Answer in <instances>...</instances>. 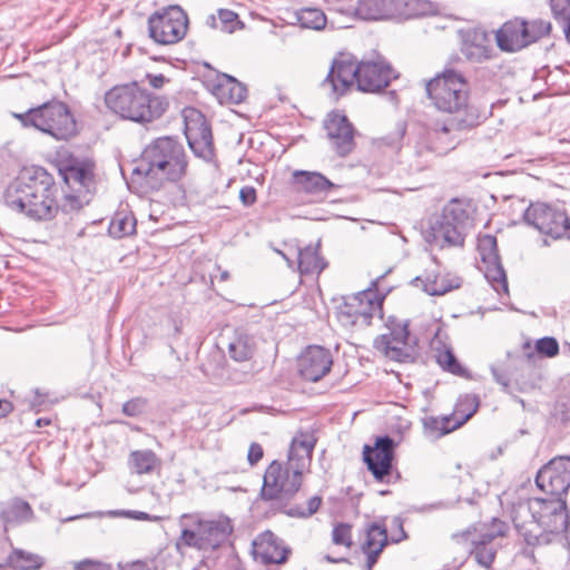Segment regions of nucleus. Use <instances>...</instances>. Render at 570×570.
Here are the masks:
<instances>
[{
    "mask_svg": "<svg viewBox=\"0 0 570 570\" xmlns=\"http://www.w3.org/2000/svg\"><path fill=\"white\" fill-rule=\"evenodd\" d=\"M59 187L43 167L24 169L4 193L6 205L28 218L51 220L58 214Z\"/></svg>",
    "mask_w": 570,
    "mask_h": 570,
    "instance_id": "f257e3e1",
    "label": "nucleus"
},
{
    "mask_svg": "<svg viewBox=\"0 0 570 570\" xmlns=\"http://www.w3.org/2000/svg\"><path fill=\"white\" fill-rule=\"evenodd\" d=\"M303 482V471L293 462L272 461L265 470L259 498L272 502V508L291 518H308L321 507L322 498L314 495L308 499L307 508L289 507V501L299 491Z\"/></svg>",
    "mask_w": 570,
    "mask_h": 570,
    "instance_id": "f03ea898",
    "label": "nucleus"
},
{
    "mask_svg": "<svg viewBox=\"0 0 570 570\" xmlns=\"http://www.w3.org/2000/svg\"><path fill=\"white\" fill-rule=\"evenodd\" d=\"M568 511L563 497L530 498L513 507L512 522L524 541L533 546L543 533H563Z\"/></svg>",
    "mask_w": 570,
    "mask_h": 570,
    "instance_id": "7ed1b4c3",
    "label": "nucleus"
},
{
    "mask_svg": "<svg viewBox=\"0 0 570 570\" xmlns=\"http://www.w3.org/2000/svg\"><path fill=\"white\" fill-rule=\"evenodd\" d=\"M479 124V115L466 111L463 117L438 121L430 129H421L412 147L414 159L410 163V167L415 171L424 170L434 158L444 156L456 147L460 139L455 131L470 129Z\"/></svg>",
    "mask_w": 570,
    "mask_h": 570,
    "instance_id": "20e7f679",
    "label": "nucleus"
},
{
    "mask_svg": "<svg viewBox=\"0 0 570 570\" xmlns=\"http://www.w3.org/2000/svg\"><path fill=\"white\" fill-rule=\"evenodd\" d=\"M187 155L184 146L175 137L164 136L154 139L142 151L139 164L132 175L146 180L171 183L180 180L187 173Z\"/></svg>",
    "mask_w": 570,
    "mask_h": 570,
    "instance_id": "39448f33",
    "label": "nucleus"
},
{
    "mask_svg": "<svg viewBox=\"0 0 570 570\" xmlns=\"http://www.w3.org/2000/svg\"><path fill=\"white\" fill-rule=\"evenodd\" d=\"M105 102L114 114L138 124L151 122L160 118L169 106L165 97L153 95L140 88L136 81L115 86L108 90Z\"/></svg>",
    "mask_w": 570,
    "mask_h": 570,
    "instance_id": "423d86ee",
    "label": "nucleus"
},
{
    "mask_svg": "<svg viewBox=\"0 0 570 570\" xmlns=\"http://www.w3.org/2000/svg\"><path fill=\"white\" fill-rule=\"evenodd\" d=\"M180 535L176 549L193 548L203 552H213L227 541L233 532L229 518L203 519L195 514L184 513L179 518Z\"/></svg>",
    "mask_w": 570,
    "mask_h": 570,
    "instance_id": "0eeeda50",
    "label": "nucleus"
},
{
    "mask_svg": "<svg viewBox=\"0 0 570 570\" xmlns=\"http://www.w3.org/2000/svg\"><path fill=\"white\" fill-rule=\"evenodd\" d=\"M425 91L433 106L442 112L455 114L456 117L465 116L466 111L476 112L468 105V80L454 69H445L426 81Z\"/></svg>",
    "mask_w": 570,
    "mask_h": 570,
    "instance_id": "6e6552de",
    "label": "nucleus"
},
{
    "mask_svg": "<svg viewBox=\"0 0 570 570\" xmlns=\"http://www.w3.org/2000/svg\"><path fill=\"white\" fill-rule=\"evenodd\" d=\"M68 191L58 202V213H78L89 204L95 191L94 165L89 160L72 158L59 169Z\"/></svg>",
    "mask_w": 570,
    "mask_h": 570,
    "instance_id": "1a4fd4ad",
    "label": "nucleus"
},
{
    "mask_svg": "<svg viewBox=\"0 0 570 570\" xmlns=\"http://www.w3.org/2000/svg\"><path fill=\"white\" fill-rule=\"evenodd\" d=\"M469 213L463 202L453 198L442 210L441 216L431 225L426 242L440 249L445 247H462Z\"/></svg>",
    "mask_w": 570,
    "mask_h": 570,
    "instance_id": "9d476101",
    "label": "nucleus"
},
{
    "mask_svg": "<svg viewBox=\"0 0 570 570\" xmlns=\"http://www.w3.org/2000/svg\"><path fill=\"white\" fill-rule=\"evenodd\" d=\"M551 31L550 21L527 20L515 17L505 21L494 35L497 47L507 53H515L538 42Z\"/></svg>",
    "mask_w": 570,
    "mask_h": 570,
    "instance_id": "9b49d317",
    "label": "nucleus"
},
{
    "mask_svg": "<svg viewBox=\"0 0 570 570\" xmlns=\"http://www.w3.org/2000/svg\"><path fill=\"white\" fill-rule=\"evenodd\" d=\"M36 129L58 141H68L78 134V125L70 108L57 99L37 106Z\"/></svg>",
    "mask_w": 570,
    "mask_h": 570,
    "instance_id": "f8f14e48",
    "label": "nucleus"
},
{
    "mask_svg": "<svg viewBox=\"0 0 570 570\" xmlns=\"http://www.w3.org/2000/svg\"><path fill=\"white\" fill-rule=\"evenodd\" d=\"M527 225L534 227L541 234L554 239L566 237L570 239V218L560 205L547 203H531L523 213Z\"/></svg>",
    "mask_w": 570,
    "mask_h": 570,
    "instance_id": "ddd939ff",
    "label": "nucleus"
},
{
    "mask_svg": "<svg viewBox=\"0 0 570 570\" xmlns=\"http://www.w3.org/2000/svg\"><path fill=\"white\" fill-rule=\"evenodd\" d=\"M188 29V17L174 4L154 12L148 18L149 37L159 45H174L183 40Z\"/></svg>",
    "mask_w": 570,
    "mask_h": 570,
    "instance_id": "4468645a",
    "label": "nucleus"
},
{
    "mask_svg": "<svg viewBox=\"0 0 570 570\" xmlns=\"http://www.w3.org/2000/svg\"><path fill=\"white\" fill-rule=\"evenodd\" d=\"M185 136L193 154L206 163L215 157L212 128L205 116L191 108L184 111Z\"/></svg>",
    "mask_w": 570,
    "mask_h": 570,
    "instance_id": "2eb2a0df",
    "label": "nucleus"
},
{
    "mask_svg": "<svg viewBox=\"0 0 570 570\" xmlns=\"http://www.w3.org/2000/svg\"><path fill=\"white\" fill-rule=\"evenodd\" d=\"M476 250L481 264L479 268L484 277L497 293L508 294V279L498 252L497 238L493 235L485 234L478 237Z\"/></svg>",
    "mask_w": 570,
    "mask_h": 570,
    "instance_id": "dca6fc26",
    "label": "nucleus"
},
{
    "mask_svg": "<svg viewBox=\"0 0 570 570\" xmlns=\"http://www.w3.org/2000/svg\"><path fill=\"white\" fill-rule=\"evenodd\" d=\"M387 333L374 340V348L391 361L405 363L412 360V348L409 345V324L391 322Z\"/></svg>",
    "mask_w": 570,
    "mask_h": 570,
    "instance_id": "f3484780",
    "label": "nucleus"
},
{
    "mask_svg": "<svg viewBox=\"0 0 570 570\" xmlns=\"http://www.w3.org/2000/svg\"><path fill=\"white\" fill-rule=\"evenodd\" d=\"M396 446L387 434L377 436L373 446L364 445L363 460L375 480L384 482L391 476Z\"/></svg>",
    "mask_w": 570,
    "mask_h": 570,
    "instance_id": "a211bd4d",
    "label": "nucleus"
},
{
    "mask_svg": "<svg viewBox=\"0 0 570 570\" xmlns=\"http://www.w3.org/2000/svg\"><path fill=\"white\" fill-rule=\"evenodd\" d=\"M535 483L547 495H566L570 489V456L551 459L538 471Z\"/></svg>",
    "mask_w": 570,
    "mask_h": 570,
    "instance_id": "6ab92c4d",
    "label": "nucleus"
},
{
    "mask_svg": "<svg viewBox=\"0 0 570 570\" xmlns=\"http://www.w3.org/2000/svg\"><path fill=\"white\" fill-rule=\"evenodd\" d=\"M360 61L353 57L340 53L332 60L326 78L323 80V87H331L330 96L337 100L354 85H357Z\"/></svg>",
    "mask_w": 570,
    "mask_h": 570,
    "instance_id": "aec40b11",
    "label": "nucleus"
},
{
    "mask_svg": "<svg viewBox=\"0 0 570 570\" xmlns=\"http://www.w3.org/2000/svg\"><path fill=\"white\" fill-rule=\"evenodd\" d=\"M399 73L382 58L361 60L357 78V90L368 94L383 91Z\"/></svg>",
    "mask_w": 570,
    "mask_h": 570,
    "instance_id": "412c9836",
    "label": "nucleus"
},
{
    "mask_svg": "<svg viewBox=\"0 0 570 570\" xmlns=\"http://www.w3.org/2000/svg\"><path fill=\"white\" fill-rule=\"evenodd\" d=\"M325 130L337 156L346 157L355 148L354 127L348 118L340 112H331L325 120Z\"/></svg>",
    "mask_w": 570,
    "mask_h": 570,
    "instance_id": "4be33fe9",
    "label": "nucleus"
},
{
    "mask_svg": "<svg viewBox=\"0 0 570 570\" xmlns=\"http://www.w3.org/2000/svg\"><path fill=\"white\" fill-rule=\"evenodd\" d=\"M301 376L309 382L323 379L333 365L331 351L318 345L307 346L297 361Z\"/></svg>",
    "mask_w": 570,
    "mask_h": 570,
    "instance_id": "5701e85b",
    "label": "nucleus"
},
{
    "mask_svg": "<svg viewBox=\"0 0 570 570\" xmlns=\"http://www.w3.org/2000/svg\"><path fill=\"white\" fill-rule=\"evenodd\" d=\"M460 51L471 63H483L495 57L489 35L481 29H469L462 33Z\"/></svg>",
    "mask_w": 570,
    "mask_h": 570,
    "instance_id": "b1692460",
    "label": "nucleus"
},
{
    "mask_svg": "<svg viewBox=\"0 0 570 570\" xmlns=\"http://www.w3.org/2000/svg\"><path fill=\"white\" fill-rule=\"evenodd\" d=\"M291 550L272 531H265L253 542V556L263 564H282L288 559Z\"/></svg>",
    "mask_w": 570,
    "mask_h": 570,
    "instance_id": "393cba45",
    "label": "nucleus"
},
{
    "mask_svg": "<svg viewBox=\"0 0 570 570\" xmlns=\"http://www.w3.org/2000/svg\"><path fill=\"white\" fill-rule=\"evenodd\" d=\"M293 183L297 191L314 198H324L335 187L323 174L308 170H295L293 173Z\"/></svg>",
    "mask_w": 570,
    "mask_h": 570,
    "instance_id": "a878e982",
    "label": "nucleus"
},
{
    "mask_svg": "<svg viewBox=\"0 0 570 570\" xmlns=\"http://www.w3.org/2000/svg\"><path fill=\"white\" fill-rule=\"evenodd\" d=\"M32 518L31 505L21 498H13L0 504V520L6 529L29 522Z\"/></svg>",
    "mask_w": 570,
    "mask_h": 570,
    "instance_id": "bb28decb",
    "label": "nucleus"
},
{
    "mask_svg": "<svg viewBox=\"0 0 570 570\" xmlns=\"http://www.w3.org/2000/svg\"><path fill=\"white\" fill-rule=\"evenodd\" d=\"M387 531L384 525L371 523L365 531V540L361 544V551L368 559V566L374 567L380 554L387 544Z\"/></svg>",
    "mask_w": 570,
    "mask_h": 570,
    "instance_id": "cd10ccee",
    "label": "nucleus"
},
{
    "mask_svg": "<svg viewBox=\"0 0 570 570\" xmlns=\"http://www.w3.org/2000/svg\"><path fill=\"white\" fill-rule=\"evenodd\" d=\"M321 243L317 242L315 246L308 245L304 248L295 246L293 254L297 257V269L303 275H318L327 266L326 261L320 255Z\"/></svg>",
    "mask_w": 570,
    "mask_h": 570,
    "instance_id": "c85d7f7f",
    "label": "nucleus"
},
{
    "mask_svg": "<svg viewBox=\"0 0 570 570\" xmlns=\"http://www.w3.org/2000/svg\"><path fill=\"white\" fill-rule=\"evenodd\" d=\"M411 284L414 286H422V289L431 296L444 295L448 292L460 287L459 278L441 274L416 276L411 281Z\"/></svg>",
    "mask_w": 570,
    "mask_h": 570,
    "instance_id": "c756f323",
    "label": "nucleus"
},
{
    "mask_svg": "<svg viewBox=\"0 0 570 570\" xmlns=\"http://www.w3.org/2000/svg\"><path fill=\"white\" fill-rule=\"evenodd\" d=\"M315 442L314 436L308 433H301L298 436L293 438L288 449L287 461L293 462L294 465L304 472L312 460Z\"/></svg>",
    "mask_w": 570,
    "mask_h": 570,
    "instance_id": "7c9ffc66",
    "label": "nucleus"
},
{
    "mask_svg": "<svg viewBox=\"0 0 570 570\" xmlns=\"http://www.w3.org/2000/svg\"><path fill=\"white\" fill-rule=\"evenodd\" d=\"M257 348L256 338L245 332H235L230 338L227 352L229 357L238 363L252 360Z\"/></svg>",
    "mask_w": 570,
    "mask_h": 570,
    "instance_id": "2f4dec72",
    "label": "nucleus"
},
{
    "mask_svg": "<svg viewBox=\"0 0 570 570\" xmlns=\"http://www.w3.org/2000/svg\"><path fill=\"white\" fill-rule=\"evenodd\" d=\"M355 14L362 20H384L393 14V0H358Z\"/></svg>",
    "mask_w": 570,
    "mask_h": 570,
    "instance_id": "473e14b6",
    "label": "nucleus"
},
{
    "mask_svg": "<svg viewBox=\"0 0 570 570\" xmlns=\"http://www.w3.org/2000/svg\"><path fill=\"white\" fill-rule=\"evenodd\" d=\"M161 460L151 450H136L129 454L128 466L131 473L151 474L160 469Z\"/></svg>",
    "mask_w": 570,
    "mask_h": 570,
    "instance_id": "72a5a7b5",
    "label": "nucleus"
},
{
    "mask_svg": "<svg viewBox=\"0 0 570 570\" xmlns=\"http://www.w3.org/2000/svg\"><path fill=\"white\" fill-rule=\"evenodd\" d=\"M479 406L480 397L476 394L461 395L454 405L452 414L449 415L453 422V428H461L476 413Z\"/></svg>",
    "mask_w": 570,
    "mask_h": 570,
    "instance_id": "f704fd0d",
    "label": "nucleus"
},
{
    "mask_svg": "<svg viewBox=\"0 0 570 570\" xmlns=\"http://www.w3.org/2000/svg\"><path fill=\"white\" fill-rule=\"evenodd\" d=\"M216 90L226 96L229 102L240 104L247 96V89L244 83L239 82L233 76L223 73L219 78V82Z\"/></svg>",
    "mask_w": 570,
    "mask_h": 570,
    "instance_id": "c9c22d12",
    "label": "nucleus"
},
{
    "mask_svg": "<svg viewBox=\"0 0 570 570\" xmlns=\"http://www.w3.org/2000/svg\"><path fill=\"white\" fill-rule=\"evenodd\" d=\"M8 564L17 570H39L45 564V559L36 553L14 549L7 559Z\"/></svg>",
    "mask_w": 570,
    "mask_h": 570,
    "instance_id": "e433bc0d",
    "label": "nucleus"
},
{
    "mask_svg": "<svg viewBox=\"0 0 570 570\" xmlns=\"http://www.w3.org/2000/svg\"><path fill=\"white\" fill-rule=\"evenodd\" d=\"M136 218L131 213L117 212L111 218L108 233L114 238H122L136 232Z\"/></svg>",
    "mask_w": 570,
    "mask_h": 570,
    "instance_id": "4c0bfd02",
    "label": "nucleus"
},
{
    "mask_svg": "<svg viewBox=\"0 0 570 570\" xmlns=\"http://www.w3.org/2000/svg\"><path fill=\"white\" fill-rule=\"evenodd\" d=\"M336 314L338 320L344 325H355L358 322L370 324L372 320L371 313L367 309H355L353 304L350 303V298L345 297L344 302L336 307Z\"/></svg>",
    "mask_w": 570,
    "mask_h": 570,
    "instance_id": "58836bf2",
    "label": "nucleus"
},
{
    "mask_svg": "<svg viewBox=\"0 0 570 570\" xmlns=\"http://www.w3.org/2000/svg\"><path fill=\"white\" fill-rule=\"evenodd\" d=\"M424 434L430 439H439L454 430L453 422L449 415L436 417L426 416L422 420Z\"/></svg>",
    "mask_w": 570,
    "mask_h": 570,
    "instance_id": "ea45409f",
    "label": "nucleus"
},
{
    "mask_svg": "<svg viewBox=\"0 0 570 570\" xmlns=\"http://www.w3.org/2000/svg\"><path fill=\"white\" fill-rule=\"evenodd\" d=\"M379 278L373 281L371 283V287L360 291L353 295L346 296L350 298V302H357L361 303V305L365 306V304L368 307V313L373 316L376 311L382 309V304L384 296H380L377 292L374 289L377 286Z\"/></svg>",
    "mask_w": 570,
    "mask_h": 570,
    "instance_id": "a19ab883",
    "label": "nucleus"
},
{
    "mask_svg": "<svg viewBox=\"0 0 570 570\" xmlns=\"http://www.w3.org/2000/svg\"><path fill=\"white\" fill-rule=\"evenodd\" d=\"M104 514H106L108 517H112V518L124 517V518H129V519L139 520V521H148V520L153 519V517L150 514H148L147 512H144V511H136V510H110V511H108L106 513H102V512H87V513L70 515V517L60 519V522L61 523H67V522H71V521H75V520L94 518V517H97V515L101 517Z\"/></svg>",
    "mask_w": 570,
    "mask_h": 570,
    "instance_id": "79ce46f5",
    "label": "nucleus"
},
{
    "mask_svg": "<svg viewBox=\"0 0 570 570\" xmlns=\"http://www.w3.org/2000/svg\"><path fill=\"white\" fill-rule=\"evenodd\" d=\"M301 27L321 30L326 26V16L318 8H302L296 13Z\"/></svg>",
    "mask_w": 570,
    "mask_h": 570,
    "instance_id": "37998d69",
    "label": "nucleus"
},
{
    "mask_svg": "<svg viewBox=\"0 0 570 570\" xmlns=\"http://www.w3.org/2000/svg\"><path fill=\"white\" fill-rule=\"evenodd\" d=\"M552 16L570 43V0H550Z\"/></svg>",
    "mask_w": 570,
    "mask_h": 570,
    "instance_id": "c03bdc74",
    "label": "nucleus"
},
{
    "mask_svg": "<svg viewBox=\"0 0 570 570\" xmlns=\"http://www.w3.org/2000/svg\"><path fill=\"white\" fill-rule=\"evenodd\" d=\"M438 364L446 372L456 376L466 377L468 370L460 364L451 348L440 352L436 356Z\"/></svg>",
    "mask_w": 570,
    "mask_h": 570,
    "instance_id": "a18cd8bd",
    "label": "nucleus"
},
{
    "mask_svg": "<svg viewBox=\"0 0 570 570\" xmlns=\"http://www.w3.org/2000/svg\"><path fill=\"white\" fill-rule=\"evenodd\" d=\"M470 552L475 561L484 568H490L495 557L493 546L484 544V542H470Z\"/></svg>",
    "mask_w": 570,
    "mask_h": 570,
    "instance_id": "49530a36",
    "label": "nucleus"
},
{
    "mask_svg": "<svg viewBox=\"0 0 570 570\" xmlns=\"http://www.w3.org/2000/svg\"><path fill=\"white\" fill-rule=\"evenodd\" d=\"M219 30L224 32H234L242 24L238 14L229 9L218 10Z\"/></svg>",
    "mask_w": 570,
    "mask_h": 570,
    "instance_id": "de8ad7c7",
    "label": "nucleus"
},
{
    "mask_svg": "<svg viewBox=\"0 0 570 570\" xmlns=\"http://www.w3.org/2000/svg\"><path fill=\"white\" fill-rule=\"evenodd\" d=\"M352 527L348 523H337L332 531V540L337 546L352 547Z\"/></svg>",
    "mask_w": 570,
    "mask_h": 570,
    "instance_id": "09e8293b",
    "label": "nucleus"
},
{
    "mask_svg": "<svg viewBox=\"0 0 570 570\" xmlns=\"http://www.w3.org/2000/svg\"><path fill=\"white\" fill-rule=\"evenodd\" d=\"M535 350L539 354L547 357H554L559 354V343L552 336H544L535 342Z\"/></svg>",
    "mask_w": 570,
    "mask_h": 570,
    "instance_id": "8fccbe9b",
    "label": "nucleus"
},
{
    "mask_svg": "<svg viewBox=\"0 0 570 570\" xmlns=\"http://www.w3.org/2000/svg\"><path fill=\"white\" fill-rule=\"evenodd\" d=\"M147 404L148 401L145 397H132L122 404V413L129 417L138 416L145 412Z\"/></svg>",
    "mask_w": 570,
    "mask_h": 570,
    "instance_id": "3c124183",
    "label": "nucleus"
},
{
    "mask_svg": "<svg viewBox=\"0 0 570 570\" xmlns=\"http://www.w3.org/2000/svg\"><path fill=\"white\" fill-rule=\"evenodd\" d=\"M453 537L460 538L464 542H484V544H489V546H492L491 543L494 539V534H492V533L485 532V533H480L478 537H475V534H473L470 530H466L462 533L454 534Z\"/></svg>",
    "mask_w": 570,
    "mask_h": 570,
    "instance_id": "603ef678",
    "label": "nucleus"
},
{
    "mask_svg": "<svg viewBox=\"0 0 570 570\" xmlns=\"http://www.w3.org/2000/svg\"><path fill=\"white\" fill-rule=\"evenodd\" d=\"M12 116L18 119L23 128L32 127L36 129L37 107L29 108L24 112H13Z\"/></svg>",
    "mask_w": 570,
    "mask_h": 570,
    "instance_id": "864d4df0",
    "label": "nucleus"
},
{
    "mask_svg": "<svg viewBox=\"0 0 570 570\" xmlns=\"http://www.w3.org/2000/svg\"><path fill=\"white\" fill-rule=\"evenodd\" d=\"M75 570H110V566L100 561H94L90 559L81 560L75 563Z\"/></svg>",
    "mask_w": 570,
    "mask_h": 570,
    "instance_id": "5fc2aeb1",
    "label": "nucleus"
},
{
    "mask_svg": "<svg viewBox=\"0 0 570 570\" xmlns=\"http://www.w3.org/2000/svg\"><path fill=\"white\" fill-rule=\"evenodd\" d=\"M406 127L405 121H399L396 124L395 131L385 138L386 144L390 146H397V144L405 137Z\"/></svg>",
    "mask_w": 570,
    "mask_h": 570,
    "instance_id": "6e6d98bb",
    "label": "nucleus"
},
{
    "mask_svg": "<svg viewBox=\"0 0 570 570\" xmlns=\"http://www.w3.org/2000/svg\"><path fill=\"white\" fill-rule=\"evenodd\" d=\"M257 194L253 186H244L239 190V200L245 207H249L256 203Z\"/></svg>",
    "mask_w": 570,
    "mask_h": 570,
    "instance_id": "4d7b16f0",
    "label": "nucleus"
},
{
    "mask_svg": "<svg viewBox=\"0 0 570 570\" xmlns=\"http://www.w3.org/2000/svg\"><path fill=\"white\" fill-rule=\"evenodd\" d=\"M392 527L396 529V532L392 534L391 541L393 543H399L407 538L406 532L403 528V520L401 517H394L392 519Z\"/></svg>",
    "mask_w": 570,
    "mask_h": 570,
    "instance_id": "13d9d810",
    "label": "nucleus"
},
{
    "mask_svg": "<svg viewBox=\"0 0 570 570\" xmlns=\"http://www.w3.org/2000/svg\"><path fill=\"white\" fill-rule=\"evenodd\" d=\"M264 455V451L261 444L253 442L249 445L248 453H247V460L248 463L253 466L256 463H258Z\"/></svg>",
    "mask_w": 570,
    "mask_h": 570,
    "instance_id": "bf43d9fd",
    "label": "nucleus"
},
{
    "mask_svg": "<svg viewBox=\"0 0 570 570\" xmlns=\"http://www.w3.org/2000/svg\"><path fill=\"white\" fill-rule=\"evenodd\" d=\"M146 78L148 79L149 85L155 89L161 88L164 86V83L167 81L165 76L161 73H158V75L147 73Z\"/></svg>",
    "mask_w": 570,
    "mask_h": 570,
    "instance_id": "052dcab7",
    "label": "nucleus"
},
{
    "mask_svg": "<svg viewBox=\"0 0 570 570\" xmlns=\"http://www.w3.org/2000/svg\"><path fill=\"white\" fill-rule=\"evenodd\" d=\"M491 373L497 383H499L503 387L509 386V379L503 372H501L494 366H491Z\"/></svg>",
    "mask_w": 570,
    "mask_h": 570,
    "instance_id": "680f3d73",
    "label": "nucleus"
},
{
    "mask_svg": "<svg viewBox=\"0 0 570 570\" xmlns=\"http://www.w3.org/2000/svg\"><path fill=\"white\" fill-rule=\"evenodd\" d=\"M294 248H295V246L289 245V253H286V252H283V250L276 249V248L274 249L277 254H279L283 257L284 261H286L287 266L292 269L294 268V265H295V262L292 257L296 256V254H293Z\"/></svg>",
    "mask_w": 570,
    "mask_h": 570,
    "instance_id": "e2e57ef3",
    "label": "nucleus"
},
{
    "mask_svg": "<svg viewBox=\"0 0 570 570\" xmlns=\"http://www.w3.org/2000/svg\"><path fill=\"white\" fill-rule=\"evenodd\" d=\"M129 570H151V568L148 562L136 560L129 564Z\"/></svg>",
    "mask_w": 570,
    "mask_h": 570,
    "instance_id": "0e129e2a",
    "label": "nucleus"
},
{
    "mask_svg": "<svg viewBox=\"0 0 570 570\" xmlns=\"http://www.w3.org/2000/svg\"><path fill=\"white\" fill-rule=\"evenodd\" d=\"M12 411V404L7 400L0 399V419L4 417Z\"/></svg>",
    "mask_w": 570,
    "mask_h": 570,
    "instance_id": "69168bd1",
    "label": "nucleus"
},
{
    "mask_svg": "<svg viewBox=\"0 0 570 570\" xmlns=\"http://www.w3.org/2000/svg\"><path fill=\"white\" fill-rule=\"evenodd\" d=\"M206 26L213 28V29H219V20H218V13L217 14H209L206 19Z\"/></svg>",
    "mask_w": 570,
    "mask_h": 570,
    "instance_id": "338daca9",
    "label": "nucleus"
},
{
    "mask_svg": "<svg viewBox=\"0 0 570 570\" xmlns=\"http://www.w3.org/2000/svg\"><path fill=\"white\" fill-rule=\"evenodd\" d=\"M228 562H229V564H230L233 570H242V562H240L238 557L232 556L228 559Z\"/></svg>",
    "mask_w": 570,
    "mask_h": 570,
    "instance_id": "774afa93",
    "label": "nucleus"
}]
</instances>
